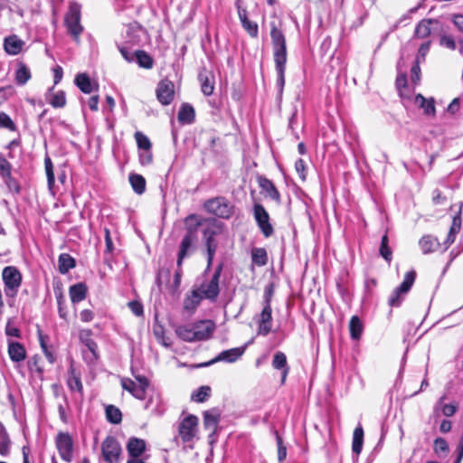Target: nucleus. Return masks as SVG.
<instances>
[{
	"label": "nucleus",
	"instance_id": "nucleus-1",
	"mask_svg": "<svg viewBox=\"0 0 463 463\" xmlns=\"http://www.w3.org/2000/svg\"><path fill=\"white\" fill-rule=\"evenodd\" d=\"M283 24L276 15L269 22L270 38L273 47V57L277 71V88L281 95L285 86V71L287 63V43L283 33Z\"/></svg>",
	"mask_w": 463,
	"mask_h": 463
},
{
	"label": "nucleus",
	"instance_id": "nucleus-2",
	"mask_svg": "<svg viewBox=\"0 0 463 463\" xmlns=\"http://www.w3.org/2000/svg\"><path fill=\"white\" fill-rule=\"evenodd\" d=\"M193 220L201 222L202 224L200 226H203L202 232L206 247L207 265L204 270V274H206L213 266L214 255L217 250V242L215 241V237L222 232L223 223L213 218L198 220V217L195 214H190L187 216L185 218V222L188 224L189 222Z\"/></svg>",
	"mask_w": 463,
	"mask_h": 463
},
{
	"label": "nucleus",
	"instance_id": "nucleus-3",
	"mask_svg": "<svg viewBox=\"0 0 463 463\" xmlns=\"http://www.w3.org/2000/svg\"><path fill=\"white\" fill-rule=\"evenodd\" d=\"M201 224V222H196L194 225H187L185 233L179 245L176 260L177 266H182L184 260L190 257L195 251V244L198 241L197 229Z\"/></svg>",
	"mask_w": 463,
	"mask_h": 463
},
{
	"label": "nucleus",
	"instance_id": "nucleus-4",
	"mask_svg": "<svg viewBox=\"0 0 463 463\" xmlns=\"http://www.w3.org/2000/svg\"><path fill=\"white\" fill-rule=\"evenodd\" d=\"M81 6L78 3H71L64 17V24L68 33L76 43H80V36L84 28L80 24Z\"/></svg>",
	"mask_w": 463,
	"mask_h": 463
},
{
	"label": "nucleus",
	"instance_id": "nucleus-5",
	"mask_svg": "<svg viewBox=\"0 0 463 463\" xmlns=\"http://www.w3.org/2000/svg\"><path fill=\"white\" fill-rule=\"evenodd\" d=\"M224 263L220 262L213 273L212 274L209 280H204L197 288L198 292H200L201 296L204 299H208L211 302H215L220 294V278L222 272L223 270Z\"/></svg>",
	"mask_w": 463,
	"mask_h": 463
},
{
	"label": "nucleus",
	"instance_id": "nucleus-6",
	"mask_svg": "<svg viewBox=\"0 0 463 463\" xmlns=\"http://www.w3.org/2000/svg\"><path fill=\"white\" fill-rule=\"evenodd\" d=\"M5 293L8 298H15L22 285L23 276L14 266H6L2 271Z\"/></svg>",
	"mask_w": 463,
	"mask_h": 463
},
{
	"label": "nucleus",
	"instance_id": "nucleus-7",
	"mask_svg": "<svg viewBox=\"0 0 463 463\" xmlns=\"http://www.w3.org/2000/svg\"><path fill=\"white\" fill-rule=\"evenodd\" d=\"M203 208L207 213L222 219H228L233 213V206L222 196L207 200L203 203Z\"/></svg>",
	"mask_w": 463,
	"mask_h": 463
},
{
	"label": "nucleus",
	"instance_id": "nucleus-8",
	"mask_svg": "<svg viewBox=\"0 0 463 463\" xmlns=\"http://www.w3.org/2000/svg\"><path fill=\"white\" fill-rule=\"evenodd\" d=\"M415 270H410L405 274L404 279L402 282V284L399 287L395 288L394 290L392 292L391 296L389 297V306H391L392 307H398L402 305L405 295L411 288L415 281Z\"/></svg>",
	"mask_w": 463,
	"mask_h": 463
},
{
	"label": "nucleus",
	"instance_id": "nucleus-9",
	"mask_svg": "<svg viewBox=\"0 0 463 463\" xmlns=\"http://www.w3.org/2000/svg\"><path fill=\"white\" fill-rule=\"evenodd\" d=\"M253 216L263 236L265 238L270 237L274 233V229L270 223L269 215L262 204H254Z\"/></svg>",
	"mask_w": 463,
	"mask_h": 463
},
{
	"label": "nucleus",
	"instance_id": "nucleus-10",
	"mask_svg": "<svg viewBox=\"0 0 463 463\" xmlns=\"http://www.w3.org/2000/svg\"><path fill=\"white\" fill-rule=\"evenodd\" d=\"M101 452L107 463L118 461L121 452V445L113 436H108L101 444Z\"/></svg>",
	"mask_w": 463,
	"mask_h": 463
},
{
	"label": "nucleus",
	"instance_id": "nucleus-11",
	"mask_svg": "<svg viewBox=\"0 0 463 463\" xmlns=\"http://www.w3.org/2000/svg\"><path fill=\"white\" fill-rule=\"evenodd\" d=\"M56 448L62 460L71 462L73 458V440L67 432H60L55 439Z\"/></svg>",
	"mask_w": 463,
	"mask_h": 463
},
{
	"label": "nucleus",
	"instance_id": "nucleus-12",
	"mask_svg": "<svg viewBox=\"0 0 463 463\" xmlns=\"http://www.w3.org/2000/svg\"><path fill=\"white\" fill-rule=\"evenodd\" d=\"M198 418L194 415L186 416L179 424L178 432L184 442H190L196 434Z\"/></svg>",
	"mask_w": 463,
	"mask_h": 463
},
{
	"label": "nucleus",
	"instance_id": "nucleus-13",
	"mask_svg": "<svg viewBox=\"0 0 463 463\" xmlns=\"http://www.w3.org/2000/svg\"><path fill=\"white\" fill-rule=\"evenodd\" d=\"M244 351H245L244 346L224 350V351L221 352L213 359H212L208 362H205V363H202V364H198L197 367L210 366L218 362L234 363L244 354Z\"/></svg>",
	"mask_w": 463,
	"mask_h": 463
},
{
	"label": "nucleus",
	"instance_id": "nucleus-14",
	"mask_svg": "<svg viewBox=\"0 0 463 463\" xmlns=\"http://www.w3.org/2000/svg\"><path fill=\"white\" fill-rule=\"evenodd\" d=\"M174 89L175 86L173 81L167 79L162 80L158 82L156 92V98L162 105L167 106L173 101L175 96Z\"/></svg>",
	"mask_w": 463,
	"mask_h": 463
},
{
	"label": "nucleus",
	"instance_id": "nucleus-15",
	"mask_svg": "<svg viewBox=\"0 0 463 463\" xmlns=\"http://www.w3.org/2000/svg\"><path fill=\"white\" fill-rule=\"evenodd\" d=\"M239 19L241 21L242 28L251 38H257L259 35V25L257 23L250 21L248 17V12L246 8L241 5V0H237L235 3Z\"/></svg>",
	"mask_w": 463,
	"mask_h": 463
},
{
	"label": "nucleus",
	"instance_id": "nucleus-16",
	"mask_svg": "<svg viewBox=\"0 0 463 463\" xmlns=\"http://www.w3.org/2000/svg\"><path fill=\"white\" fill-rule=\"evenodd\" d=\"M146 33V30L142 27V25L134 21L126 25V31L124 34L125 42L131 46L138 45L141 41L143 35Z\"/></svg>",
	"mask_w": 463,
	"mask_h": 463
},
{
	"label": "nucleus",
	"instance_id": "nucleus-17",
	"mask_svg": "<svg viewBox=\"0 0 463 463\" xmlns=\"http://www.w3.org/2000/svg\"><path fill=\"white\" fill-rule=\"evenodd\" d=\"M92 331L90 329H82L79 333L80 341L88 348L91 357L84 354L86 360L90 362L96 361L99 359V348L97 343L91 338Z\"/></svg>",
	"mask_w": 463,
	"mask_h": 463
},
{
	"label": "nucleus",
	"instance_id": "nucleus-18",
	"mask_svg": "<svg viewBox=\"0 0 463 463\" xmlns=\"http://www.w3.org/2000/svg\"><path fill=\"white\" fill-rule=\"evenodd\" d=\"M193 330L196 341L208 340L215 330V324L212 320H201L194 323Z\"/></svg>",
	"mask_w": 463,
	"mask_h": 463
},
{
	"label": "nucleus",
	"instance_id": "nucleus-19",
	"mask_svg": "<svg viewBox=\"0 0 463 463\" xmlns=\"http://www.w3.org/2000/svg\"><path fill=\"white\" fill-rule=\"evenodd\" d=\"M260 335H267L270 333L272 327V309L271 305H263L262 311L258 320Z\"/></svg>",
	"mask_w": 463,
	"mask_h": 463
},
{
	"label": "nucleus",
	"instance_id": "nucleus-20",
	"mask_svg": "<svg viewBox=\"0 0 463 463\" xmlns=\"http://www.w3.org/2000/svg\"><path fill=\"white\" fill-rule=\"evenodd\" d=\"M272 366L276 370L281 371V383H285L287 376L289 373L287 356L283 352L275 353L272 360Z\"/></svg>",
	"mask_w": 463,
	"mask_h": 463
},
{
	"label": "nucleus",
	"instance_id": "nucleus-21",
	"mask_svg": "<svg viewBox=\"0 0 463 463\" xmlns=\"http://www.w3.org/2000/svg\"><path fill=\"white\" fill-rule=\"evenodd\" d=\"M24 44L25 43L15 34L9 35L4 40V49L9 55L20 53Z\"/></svg>",
	"mask_w": 463,
	"mask_h": 463
},
{
	"label": "nucleus",
	"instance_id": "nucleus-22",
	"mask_svg": "<svg viewBox=\"0 0 463 463\" xmlns=\"http://www.w3.org/2000/svg\"><path fill=\"white\" fill-rule=\"evenodd\" d=\"M127 450L130 457L129 458H139L146 450V441L142 439L132 437L128 441Z\"/></svg>",
	"mask_w": 463,
	"mask_h": 463
},
{
	"label": "nucleus",
	"instance_id": "nucleus-23",
	"mask_svg": "<svg viewBox=\"0 0 463 463\" xmlns=\"http://www.w3.org/2000/svg\"><path fill=\"white\" fill-rule=\"evenodd\" d=\"M88 294V287L83 282L76 283L70 287L69 295L73 305L84 300Z\"/></svg>",
	"mask_w": 463,
	"mask_h": 463
},
{
	"label": "nucleus",
	"instance_id": "nucleus-24",
	"mask_svg": "<svg viewBox=\"0 0 463 463\" xmlns=\"http://www.w3.org/2000/svg\"><path fill=\"white\" fill-rule=\"evenodd\" d=\"M8 354L13 362L20 363L26 358V350L21 343L8 341Z\"/></svg>",
	"mask_w": 463,
	"mask_h": 463
},
{
	"label": "nucleus",
	"instance_id": "nucleus-25",
	"mask_svg": "<svg viewBox=\"0 0 463 463\" xmlns=\"http://www.w3.org/2000/svg\"><path fill=\"white\" fill-rule=\"evenodd\" d=\"M122 388L130 392L135 398L144 400L146 398V392L140 388L137 383L129 378H123L121 380Z\"/></svg>",
	"mask_w": 463,
	"mask_h": 463
},
{
	"label": "nucleus",
	"instance_id": "nucleus-26",
	"mask_svg": "<svg viewBox=\"0 0 463 463\" xmlns=\"http://www.w3.org/2000/svg\"><path fill=\"white\" fill-rule=\"evenodd\" d=\"M178 121L183 124H192L194 121L195 111L192 105L183 103L178 111Z\"/></svg>",
	"mask_w": 463,
	"mask_h": 463
},
{
	"label": "nucleus",
	"instance_id": "nucleus-27",
	"mask_svg": "<svg viewBox=\"0 0 463 463\" xmlns=\"http://www.w3.org/2000/svg\"><path fill=\"white\" fill-rule=\"evenodd\" d=\"M12 440L5 425L0 421V455L6 458L11 453Z\"/></svg>",
	"mask_w": 463,
	"mask_h": 463
},
{
	"label": "nucleus",
	"instance_id": "nucleus-28",
	"mask_svg": "<svg viewBox=\"0 0 463 463\" xmlns=\"http://www.w3.org/2000/svg\"><path fill=\"white\" fill-rule=\"evenodd\" d=\"M203 299L204 298L201 296L200 292L196 289H193L184 299V309L188 312H194Z\"/></svg>",
	"mask_w": 463,
	"mask_h": 463
},
{
	"label": "nucleus",
	"instance_id": "nucleus-29",
	"mask_svg": "<svg viewBox=\"0 0 463 463\" xmlns=\"http://www.w3.org/2000/svg\"><path fill=\"white\" fill-rule=\"evenodd\" d=\"M437 23L434 19H422L418 23L414 31V37L425 39L431 33L430 24Z\"/></svg>",
	"mask_w": 463,
	"mask_h": 463
},
{
	"label": "nucleus",
	"instance_id": "nucleus-30",
	"mask_svg": "<svg viewBox=\"0 0 463 463\" xmlns=\"http://www.w3.org/2000/svg\"><path fill=\"white\" fill-rule=\"evenodd\" d=\"M415 103L423 109L424 114L428 116H434L436 113L435 100L433 98L427 99L421 94L415 96Z\"/></svg>",
	"mask_w": 463,
	"mask_h": 463
},
{
	"label": "nucleus",
	"instance_id": "nucleus-31",
	"mask_svg": "<svg viewBox=\"0 0 463 463\" xmlns=\"http://www.w3.org/2000/svg\"><path fill=\"white\" fill-rule=\"evenodd\" d=\"M419 245L423 254H429L435 251L439 243L437 239L431 235H425L420 240Z\"/></svg>",
	"mask_w": 463,
	"mask_h": 463
},
{
	"label": "nucleus",
	"instance_id": "nucleus-32",
	"mask_svg": "<svg viewBox=\"0 0 463 463\" xmlns=\"http://www.w3.org/2000/svg\"><path fill=\"white\" fill-rule=\"evenodd\" d=\"M76 266V261L68 253H61L58 259V269L61 274H66Z\"/></svg>",
	"mask_w": 463,
	"mask_h": 463
},
{
	"label": "nucleus",
	"instance_id": "nucleus-33",
	"mask_svg": "<svg viewBox=\"0 0 463 463\" xmlns=\"http://www.w3.org/2000/svg\"><path fill=\"white\" fill-rule=\"evenodd\" d=\"M461 228V209H459L458 213L453 217L452 224L449 229V232L448 234L447 240L445 243L447 245H450L455 241L456 234L458 233Z\"/></svg>",
	"mask_w": 463,
	"mask_h": 463
},
{
	"label": "nucleus",
	"instance_id": "nucleus-34",
	"mask_svg": "<svg viewBox=\"0 0 463 463\" xmlns=\"http://www.w3.org/2000/svg\"><path fill=\"white\" fill-rule=\"evenodd\" d=\"M75 85L86 94H90L93 91V86L90 77L86 73H79L76 75L74 80Z\"/></svg>",
	"mask_w": 463,
	"mask_h": 463
},
{
	"label": "nucleus",
	"instance_id": "nucleus-35",
	"mask_svg": "<svg viewBox=\"0 0 463 463\" xmlns=\"http://www.w3.org/2000/svg\"><path fill=\"white\" fill-rule=\"evenodd\" d=\"M31 77L32 74L30 69L24 62H19L18 68L15 71L16 84L19 86H23L27 83Z\"/></svg>",
	"mask_w": 463,
	"mask_h": 463
},
{
	"label": "nucleus",
	"instance_id": "nucleus-36",
	"mask_svg": "<svg viewBox=\"0 0 463 463\" xmlns=\"http://www.w3.org/2000/svg\"><path fill=\"white\" fill-rule=\"evenodd\" d=\"M199 80L201 81V90L205 96H211L214 90V79L213 76L210 78L206 72L199 73Z\"/></svg>",
	"mask_w": 463,
	"mask_h": 463
},
{
	"label": "nucleus",
	"instance_id": "nucleus-37",
	"mask_svg": "<svg viewBox=\"0 0 463 463\" xmlns=\"http://www.w3.org/2000/svg\"><path fill=\"white\" fill-rule=\"evenodd\" d=\"M364 443V430L359 424L353 433L352 450L354 454L359 455L363 449Z\"/></svg>",
	"mask_w": 463,
	"mask_h": 463
},
{
	"label": "nucleus",
	"instance_id": "nucleus-38",
	"mask_svg": "<svg viewBox=\"0 0 463 463\" xmlns=\"http://www.w3.org/2000/svg\"><path fill=\"white\" fill-rule=\"evenodd\" d=\"M135 61L139 67L144 69H152L154 66L153 58L146 52L142 50L135 52Z\"/></svg>",
	"mask_w": 463,
	"mask_h": 463
},
{
	"label": "nucleus",
	"instance_id": "nucleus-39",
	"mask_svg": "<svg viewBox=\"0 0 463 463\" xmlns=\"http://www.w3.org/2000/svg\"><path fill=\"white\" fill-rule=\"evenodd\" d=\"M194 324L187 326H180L175 329V333L179 338L186 342H196L194 332Z\"/></svg>",
	"mask_w": 463,
	"mask_h": 463
},
{
	"label": "nucleus",
	"instance_id": "nucleus-40",
	"mask_svg": "<svg viewBox=\"0 0 463 463\" xmlns=\"http://www.w3.org/2000/svg\"><path fill=\"white\" fill-rule=\"evenodd\" d=\"M53 87L49 89L50 98H47L48 102L53 108H63L66 105V95L63 90H59L52 93Z\"/></svg>",
	"mask_w": 463,
	"mask_h": 463
},
{
	"label": "nucleus",
	"instance_id": "nucleus-41",
	"mask_svg": "<svg viewBox=\"0 0 463 463\" xmlns=\"http://www.w3.org/2000/svg\"><path fill=\"white\" fill-rule=\"evenodd\" d=\"M363 324L357 316L351 317L349 322V330L351 338L354 340H359L363 333Z\"/></svg>",
	"mask_w": 463,
	"mask_h": 463
},
{
	"label": "nucleus",
	"instance_id": "nucleus-42",
	"mask_svg": "<svg viewBox=\"0 0 463 463\" xmlns=\"http://www.w3.org/2000/svg\"><path fill=\"white\" fill-rule=\"evenodd\" d=\"M128 182L137 194L145 193L146 182L143 175H128Z\"/></svg>",
	"mask_w": 463,
	"mask_h": 463
},
{
	"label": "nucleus",
	"instance_id": "nucleus-43",
	"mask_svg": "<svg viewBox=\"0 0 463 463\" xmlns=\"http://www.w3.org/2000/svg\"><path fill=\"white\" fill-rule=\"evenodd\" d=\"M69 378L67 381L68 387L71 391H77L79 392H82L83 385L80 380V376L79 374H76L75 369L73 367H71L69 370Z\"/></svg>",
	"mask_w": 463,
	"mask_h": 463
},
{
	"label": "nucleus",
	"instance_id": "nucleus-44",
	"mask_svg": "<svg viewBox=\"0 0 463 463\" xmlns=\"http://www.w3.org/2000/svg\"><path fill=\"white\" fill-rule=\"evenodd\" d=\"M211 392L210 386L203 385L192 393L191 400L195 402H204L210 398Z\"/></svg>",
	"mask_w": 463,
	"mask_h": 463
},
{
	"label": "nucleus",
	"instance_id": "nucleus-45",
	"mask_svg": "<svg viewBox=\"0 0 463 463\" xmlns=\"http://www.w3.org/2000/svg\"><path fill=\"white\" fill-rule=\"evenodd\" d=\"M251 260L259 266H265L268 262V254L264 248H253L251 250Z\"/></svg>",
	"mask_w": 463,
	"mask_h": 463
},
{
	"label": "nucleus",
	"instance_id": "nucleus-46",
	"mask_svg": "<svg viewBox=\"0 0 463 463\" xmlns=\"http://www.w3.org/2000/svg\"><path fill=\"white\" fill-rule=\"evenodd\" d=\"M106 412V419L109 422L112 424H119L122 420V413L121 411L114 406V405H108L105 409Z\"/></svg>",
	"mask_w": 463,
	"mask_h": 463
},
{
	"label": "nucleus",
	"instance_id": "nucleus-47",
	"mask_svg": "<svg viewBox=\"0 0 463 463\" xmlns=\"http://www.w3.org/2000/svg\"><path fill=\"white\" fill-rule=\"evenodd\" d=\"M380 255L387 261L391 262L392 260V250L389 246V237L387 233H385L381 240V244L379 248Z\"/></svg>",
	"mask_w": 463,
	"mask_h": 463
},
{
	"label": "nucleus",
	"instance_id": "nucleus-48",
	"mask_svg": "<svg viewBox=\"0 0 463 463\" xmlns=\"http://www.w3.org/2000/svg\"><path fill=\"white\" fill-rule=\"evenodd\" d=\"M54 291H55V296H56V300H57L59 317L61 319L67 320L68 312H67V307H66V304H65L64 295L60 288H58L57 290L54 289Z\"/></svg>",
	"mask_w": 463,
	"mask_h": 463
},
{
	"label": "nucleus",
	"instance_id": "nucleus-49",
	"mask_svg": "<svg viewBox=\"0 0 463 463\" xmlns=\"http://www.w3.org/2000/svg\"><path fill=\"white\" fill-rule=\"evenodd\" d=\"M260 186L267 191L269 197L273 200H279V193L274 186L273 183L269 181V179L260 176Z\"/></svg>",
	"mask_w": 463,
	"mask_h": 463
},
{
	"label": "nucleus",
	"instance_id": "nucleus-50",
	"mask_svg": "<svg viewBox=\"0 0 463 463\" xmlns=\"http://www.w3.org/2000/svg\"><path fill=\"white\" fill-rule=\"evenodd\" d=\"M219 423V415L213 414L211 411L203 413V426L207 430H212L213 434L215 432Z\"/></svg>",
	"mask_w": 463,
	"mask_h": 463
},
{
	"label": "nucleus",
	"instance_id": "nucleus-51",
	"mask_svg": "<svg viewBox=\"0 0 463 463\" xmlns=\"http://www.w3.org/2000/svg\"><path fill=\"white\" fill-rule=\"evenodd\" d=\"M134 137L137 145L138 151L152 148V143L150 139L141 131H137Z\"/></svg>",
	"mask_w": 463,
	"mask_h": 463
},
{
	"label": "nucleus",
	"instance_id": "nucleus-52",
	"mask_svg": "<svg viewBox=\"0 0 463 463\" xmlns=\"http://www.w3.org/2000/svg\"><path fill=\"white\" fill-rule=\"evenodd\" d=\"M434 451L439 457L448 455V453L449 451V448L448 442L446 441L445 439L440 438V437L435 439Z\"/></svg>",
	"mask_w": 463,
	"mask_h": 463
},
{
	"label": "nucleus",
	"instance_id": "nucleus-53",
	"mask_svg": "<svg viewBox=\"0 0 463 463\" xmlns=\"http://www.w3.org/2000/svg\"><path fill=\"white\" fill-rule=\"evenodd\" d=\"M41 357L39 355H33L30 357L27 362L28 368L31 372L36 373L39 376H42L43 373V368L40 364Z\"/></svg>",
	"mask_w": 463,
	"mask_h": 463
},
{
	"label": "nucleus",
	"instance_id": "nucleus-54",
	"mask_svg": "<svg viewBox=\"0 0 463 463\" xmlns=\"http://www.w3.org/2000/svg\"><path fill=\"white\" fill-rule=\"evenodd\" d=\"M4 182L10 192L14 194L20 193L21 184L14 175H4Z\"/></svg>",
	"mask_w": 463,
	"mask_h": 463
},
{
	"label": "nucleus",
	"instance_id": "nucleus-55",
	"mask_svg": "<svg viewBox=\"0 0 463 463\" xmlns=\"http://www.w3.org/2000/svg\"><path fill=\"white\" fill-rule=\"evenodd\" d=\"M274 435L276 438V442L278 446V460L279 462H283L287 457V448L283 444V439L279 434L278 430H274Z\"/></svg>",
	"mask_w": 463,
	"mask_h": 463
},
{
	"label": "nucleus",
	"instance_id": "nucleus-56",
	"mask_svg": "<svg viewBox=\"0 0 463 463\" xmlns=\"http://www.w3.org/2000/svg\"><path fill=\"white\" fill-rule=\"evenodd\" d=\"M0 128L16 131L17 128L12 118L5 112H0Z\"/></svg>",
	"mask_w": 463,
	"mask_h": 463
},
{
	"label": "nucleus",
	"instance_id": "nucleus-57",
	"mask_svg": "<svg viewBox=\"0 0 463 463\" xmlns=\"http://www.w3.org/2000/svg\"><path fill=\"white\" fill-rule=\"evenodd\" d=\"M5 335L7 336H13V337H16V338L22 337V333H21L20 329L14 325L13 320L11 318L8 319V321L5 325Z\"/></svg>",
	"mask_w": 463,
	"mask_h": 463
},
{
	"label": "nucleus",
	"instance_id": "nucleus-58",
	"mask_svg": "<svg viewBox=\"0 0 463 463\" xmlns=\"http://www.w3.org/2000/svg\"><path fill=\"white\" fill-rule=\"evenodd\" d=\"M430 45H431L430 41H427V42L421 43L420 46L419 47L415 61H417L418 62L424 61L426 55L430 51Z\"/></svg>",
	"mask_w": 463,
	"mask_h": 463
},
{
	"label": "nucleus",
	"instance_id": "nucleus-59",
	"mask_svg": "<svg viewBox=\"0 0 463 463\" xmlns=\"http://www.w3.org/2000/svg\"><path fill=\"white\" fill-rule=\"evenodd\" d=\"M139 162L143 165H146L152 163L153 154L151 148L147 150L138 151Z\"/></svg>",
	"mask_w": 463,
	"mask_h": 463
},
{
	"label": "nucleus",
	"instance_id": "nucleus-60",
	"mask_svg": "<svg viewBox=\"0 0 463 463\" xmlns=\"http://www.w3.org/2000/svg\"><path fill=\"white\" fill-rule=\"evenodd\" d=\"M439 44L452 51H454L457 47L456 42L451 35H442L439 39Z\"/></svg>",
	"mask_w": 463,
	"mask_h": 463
},
{
	"label": "nucleus",
	"instance_id": "nucleus-61",
	"mask_svg": "<svg viewBox=\"0 0 463 463\" xmlns=\"http://www.w3.org/2000/svg\"><path fill=\"white\" fill-rule=\"evenodd\" d=\"M12 170H14L12 163L4 155L0 154V173L11 174Z\"/></svg>",
	"mask_w": 463,
	"mask_h": 463
},
{
	"label": "nucleus",
	"instance_id": "nucleus-62",
	"mask_svg": "<svg viewBox=\"0 0 463 463\" xmlns=\"http://www.w3.org/2000/svg\"><path fill=\"white\" fill-rule=\"evenodd\" d=\"M128 307H129L131 312L135 316L141 317L144 315L143 305L139 301H137V300L130 301L128 303Z\"/></svg>",
	"mask_w": 463,
	"mask_h": 463
},
{
	"label": "nucleus",
	"instance_id": "nucleus-63",
	"mask_svg": "<svg viewBox=\"0 0 463 463\" xmlns=\"http://www.w3.org/2000/svg\"><path fill=\"white\" fill-rule=\"evenodd\" d=\"M420 63L417 61H414V64L412 65L411 69V81L415 84H417L420 80Z\"/></svg>",
	"mask_w": 463,
	"mask_h": 463
},
{
	"label": "nucleus",
	"instance_id": "nucleus-64",
	"mask_svg": "<svg viewBox=\"0 0 463 463\" xmlns=\"http://www.w3.org/2000/svg\"><path fill=\"white\" fill-rule=\"evenodd\" d=\"M118 49L121 53L122 57L128 61L132 62L135 61V52L131 53L128 47L118 44Z\"/></svg>",
	"mask_w": 463,
	"mask_h": 463
}]
</instances>
